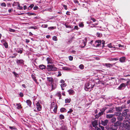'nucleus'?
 I'll use <instances>...</instances> for the list:
<instances>
[{"instance_id": "f257e3e1", "label": "nucleus", "mask_w": 130, "mask_h": 130, "mask_svg": "<svg viewBox=\"0 0 130 130\" xmlns=\"http://www.w3.org/2000/svg\"><path fill=\"white\" fill-rule=\"evenodd\" d=\"M47 70L48 71H56L57 69V68L55 66V65L53 64L52 65H48Z\"/></svg>"}, {"instance_id": "f03ea898", "label": "nucleus", "mask_w": 130, "mask_h": 130, "mask_svg": "<svg viewBox=\"0 0 130 130\" xmlns=\"http://www.w3.org/2000/svg\"><path fill=\"white\" fill-rule=\"evenodd\" d=\"M129 110L128 109H126L124 108L122 110L123 112L122 113V115L124 117H125L127 115L129 114Z\"/></svg>"}, {"instance_id": "7ed1b4c3", "label": "nucleus", "mask_w": 130, "mask_h": 130, "mask_svg": "<svg viewBox=\"0 0 130 130\" xmlns=\"http://www.w3.org/2000/svg\"><path fill=\"white\" fill-rule=\"evenodd\" d=\"M124 108H126L125 105H123L121 107H115L116 111L118 112H120L122 111Z\"/></svg>"}, {"instance_id": "20e7f679", "label": "nucleus", "mask_w": 130, "mask_h": 130, "mask_svg": "<svg viewBox=\"0 0 130 130\" xmlns=\"http://www.w3.org/2000/svg\"><path fill=\"white\" fill-rule=\"evenodd\" d=\"M102 41L100 40H96L95 41V45H94V46L96 47H99L101 45Z\"/></svg>"}, {"instance_id": "39448f33", "label": "nucleus", "mask_w": 130, "mask_h": 130, "mask_svg": "<svg viewBox=\"0 0 130 130\" xmlns=\"http://www.w3.org/2000/svg\"><path fill=\"white\" fill-rule=\"evenodd\" d=\"M36 105L37 110L39 111H41L42 109V106L38 102L36 103Z\"/></svg>"}, {"instance_id": "423d86ee", "label": "nucleus", "mask_w": 130, "mask_h": 130, "mask_svg": "<svg viewBox=\"0 0 130 130\" xmlns=\"http://www.w3.org/2000/svg\"><path fill=\"white\" fill-rule=\"evenodd\" d=\"M125 117V120H124L123 121V123H125L126 122H127L129 120H130V116L129 115H128Z\"/></svg>"}, {"instance_id": "0eeeda50", "label": "nucleus", "mask_w": 130, "mask_h": 130, "mask_svg": "<svg viewBox=\"0 0 130 130\" xmlns=\"http://www.w3.org/2000/svg\"><path fill=\"white\" fill-rule=\"evenodd\" d=\"M101 124L103 125L106 126L107 125L108 122V120H105L104 121H101Z\"/></svg>"}, {"instance_id": "6e6552de", "label": "nucleus", "mask_w": 130, "mask_h": 130, "mask_svg": "<svg viewBox=\"0 0 130 130\" xmlns=\"http://www.w3.org/2000/svg\"><path fill=\"white\" fill-rule=\"evenodd\" d=\"M24 61L23 60L17 59V60L16 62H17V63L18 64H24Z\"/></svg>"}, {"instance_id": "1a4fd4ad", "label": "nucleus", "mask_w": 130, "mask_h": 130, "mask_svg": "<svg viewBox=\"0 0 130 130\" xmlns=\"http://www.w3.org/2000/svg\"><path fill=\"white\" fill-rule=\"evenodd\" d=\"M116 63L113 64H110V63H105L104 64L105 66L107 67L111 68V67H113L114 65H115Z\"/></svg>"}, {"instance_id": "9d476101", "label": "nucleus", "mask_w": 130, "mask_h": 130, "mask_svg": "<svg viewBox=\"0 0 130 130\" xmlns=\"http://www.w3.org/2000/svg\"><path fill=\"white\" fill-rule=\"evenodd\" d=\"M117 119L118 120L121 122L124 119V117L122 115H121V116H117Z\"/></svg>"}, {"instance_id": "9b49d317", "label": "nucleus", "mask_w": 130, "mask_h": 130, "mask_svg": "<svg viewBox=\"0 0 130 130\" xmlns=\"http://www.w3.org/2000/svg\"><path fill=\"white\" fill-rule=\"evenodd\" d=\"M115 115L112 114H106V118L107 119H110L112 118Z\"/></svg>"}, {"instance_id": "f8f14e48", "label": "nucleus", "mask_w": 130, "mask_h": 130, "mask_svg": "<svg viewBox=\"0 0 130 130\" xmlns=\"http://www.w3.org/2000/svg\"><path fill=\"white\" fill-rule=\"evenodd\" d=\"M124 127L126 129L130 130V125L127 123H126L124 124Z\"/></svg>"}, {"instance_id": "ddd939ff", "label": "nucleus", "mask_w": 130, "mask_h": 130, "mask_svg": "<svg viewBox=\"0 0 130 130\" xmlns=\"http://www.w3.org/2000/svg\"><path fill=\"white\" fill-rule=\"evenodd\" d=\"M92 124L93 127H94L97 126L98 125V121L96 120H95L92 122Z\"/></svg>"}, {"instance_id": "4468645a", "label": "nucleus", "mask_w": 130, "mask_h": 130, "mask_svg": "<svg viewBox=\"0 0 130 130\" xmlns=\"http://www.w3.org/2000/svg\"><path fill=\"white\" fill-rule=\"evenodd\" d=\"M126 87V85L125 84L122 83L118 87V89L119 90H121L123 87Z\"/></svg>"}, {"instance_id": "2eb2a0df", "label": "nucleus", "mask_w": 130, "mask_h": 130, "mask_svg": "<svg viewBox=\"0 0 130 130\" xmlns=\"http://www.w3.org/2000/svg\"><path fill=\"white\" fill-rule=\"evenodd\" d=\"M47 79L48 81L51 82L52 84L54 82V80L53 78L52 77H47Z\"/></svg>"}, {"instance_id": "dca6fc26", "label": "nucleus", "mask_w": 130, "mask_h": 130, "mask_svg": "<svg viewBox=\"0 0 130 130\" xmlns=\"http://www.w3.org/2000/svg\"><path fill=\"white\" fill-rule=\"evenodd\" d=\"M26 103L27 104V105L29 107H30L32 104V103L31 101L29 100H27L26 101Z\"/></svg>"}, {"instance_id": "f3484780", "label": "nucleus", "mask_w": 130, "mask_h": 130, "mask_svg": "<svg viewBox=\"0 0 130 130\" xmlns=\"http://www.w3.org/2000/svg\"><path fill=\"white\" fill-rule=\"evenodd\" d=\"M39 68L41 70L45 69L46 68V66L43 64H41L39 66Z\"/></svg>"}, {"instance_id": "a211bd4d", "label": "nucleus", "mask_w": 130, "mask_h": 130, "mask_svg": "<svg viewBox=\"0 0 130 130\" xmlns=\"http://www.w3.org/2000/svg\"><path fill=\"white\" fill-rule=\"evenodd\" d=\"M70 95H73L74 93V91L70 89L68 91Z\"/></svg>"}, {"instance_id": "6ab92c4d", "label": "nucleus", "mask_w": 130, "mask_h": 130, "mask_svg": "<svg viewBox=\"0 0 130 130\" xmlns=\"http://www.w3.org/2000/svg\"><path fill=\"white\" fill-rule=\"evenodd\" d=\"M59 130H67V127L64 125L62 126Z\"/></svg>"}, {"instance_id": "aec40b11", "label": "nucleus", "mask_w": 130, "mask_h": 130, "mask_svg": "<svg viewBox=\"0 0 130 130\" xmlns=\"http://www.w3.org/2000/svg\"><path fill=\"white\" fill-rule=\"evenodd\" d=\"M114 108V107H113V108H110L109 110L106 112V113H113V109Z\"/></svg>"}, {"instance_id": "412c9836", "label": "nucleus", "mask_w": 130, "mask_h": 130, "mask_svg": "<svg viewBox=\"0 0 130 130\" xmlns=\"http://www.w3.org/2000/svg\"><path fill=\"white\" fill-rule=\"evenodd\" d=\"M111 126H112V127L114 128H115L116 130L117 129L118 127V126L117 124H116V123H115L113 125H112Z\"/></svg>"}, {"instance_id": "4be33fe9", "label": "nucleus", "mask_w": 130, "mask_h": 130, "mask_svg": "<svg viewBox=\"0 0 130 130\" xmlns=\"http://www.w3.org/2000/svg\"><path fill=\"white\" fill-rule=\"evenodd\" d=\"M32 78L35 81L36 83L37 82V80L36 79V77L33 74H31V75Z\"/></svg>"}, {"instance_id": "5701e85b", "label": "nucleus", "mask_w": 130, "mask_h": 130, "mask_svg": "<svg viewBox=\"0 0 130 130\" xmlns=\"http://www.w3.org/2000/svg\"><path fill=\"white\" fill-rule=\"evenodd\" d=\"M62 69L63 70L68 71H70L71 70L70 68H68L67 67H62Z\"/></svg>"}, {"instance_id": "b1692460", "label": "nucleus", "mask_w": 130, "mask_h": 130, "mask_svg": "<svg viewBox=\"0 0 130 130\" xmlns=\"http://www.w3.org/2000/svg\"><path fill=\"white\" fill-rule=\"evenodd\" d=\"M125 58V57H121L119 59V60L121 62H124V61Z\"/></svg>"}, {"instance_id": "393cba45", "label": "nucleus", "mask_w": 130, "mask_h": 130, "mask_svg": "<svg viewBox=\"0 0 130 130\" xmlns=\"http://www.w3.org/2000/svg\"><path fill=\"white\" fill-rule=\"evenodd\" d=\"M66 110V109L64 108H60V110L61 112H65L66 111H65Z\"/></svg>"}, {"instance_id": "a878e982", "label": "nucleus", "mask_w": 130, "mask_h": 130, "mask_svg": "<svg viewBox=\"0 0 130 130\" xmlns=\"http://www.w3.org/2000/svg\"><path fill=\"white\" fill-rule=\"evenodd\" d=\"M71 99H70L67 98L65 100V102L66 103H69L71 101Z\"/></svg>"}, {"instance_id": "bb28decb", "label": "nucleus", "mask_w": 130, "mask_h": 130, "mask_svg": "<svg viewBox=\"0 0 130 130\" xmlns=\"http://www.w3.org/2000/svg\"><path fill=\"white\" fill-rule=\"evenodd\" d=\"M16 52L18 53L22 54V50L21 48H18L16 51Z\"/></svg>"}, {"instance_id": "cd10ccee", "label": "nucleus", "mask_w": 130, "mask_h": 130, "mask_svg": "<svg viewBox=\"0 0 130 130\" xmlns=\"http://www.w3.org/2000/svg\"><path fill=\"white\" fill-rule=\"evenodd\" d=\"M57 108L58 106L57 105H55L53 109V111L55 113L57 112Z\"/></svg>"}, {"instance_id": "c85d7f7f", "label": "nucleus", "mask_w": 130, "mask_h": 130, "mask_svg": "<svg viewBox=\"0 0 130 130\" xmlns=\"http://www.w3.org/2000/svg\"><path fill=\"white\" fill-rule=\"evenodd\" d=\"M3 45L5 46V48H8V45L7 43L5 42L3 43Z\"/></svg>"}, {"instance_id": "c756f323", "label": "nucleus", "mask_w": 130, "mask_h": 130, "mask_svg": "<svg viewBox=\"0 0 130 130\" xmlns=\"http://www.w3.org/2000/svg\"><path fill=\"white\" fill-rule=\"evenodd\" d=\"M34 6V4H31L28 7V9L29 10H30Z\"/></svg>"}, {"instance_id": "7c9ffc66", "label": "nucleus", "mask_w": 130, "mask_h": 130, "mask_svg": "<svg viewBox=\"0 0 130 130\" xmlns=\"http://www.w3.org/2000/svg\"><path fill=\"white\" fill-rule=\"evenodd\" d=\"M57 95L59 97V99H60L61 96V92L59 91V92H58V93L57 94Z\"/></svg>"}, {"instance_id": "2f4dec72", "label": "nucleus", "mask_w": 130, "mask_h": 130, "mask_svg": "<svg viewBox=\"0 0 130 130\" xmlns=\"http://www.w3.org/2000/svg\"><path fill=\"white\" fill-rule=\"evenodd\" d=\"M107 108L106 107H104L101 110H100V111L103 112L104 113V112L105 111V110Z\"/></svg>"}, {"instance_id": "473e14b6", "label": "nucleus", "mask_w": 130, "mask_h": 130, "mask_svg": "<svg viewBox=\"0 0 130 130\" xmlns=\"http://www.w3.org/2000/svg\"><path fill=\"white\" fill-rule=\"evenodd\" d=\"M47 60V61L48 63H52L51 61V58L49 57L47 58L46 59Z\"/></svg>"}, {"instance_id": "72a5a7b5", "label": "nucleus", "mask_w": 130, "mask_h": 130, "mask_svg": "<svg viewBox=\"0 0 130 130\" xmlns=\"http://www.w3.org/2000/svg\"><path fill=\"white\" fill-rule=\"evenodd\" d=\"M17 105L18 106L17 107L18 109H19L22 108L21 105L20 103L17 104Z\"/></svg>"}, {"instance_id": "f704fd0d", "label": "nucleus", "mask_w": 130, "mask_h": 130, "mask_svg": "<svg viewBox=\"0 0 130 130\" xmlns=\"http://www.w3.org/2000/svg\"><path fill=\"white\" fill-rule=\"evenodd\" d=\"M26 14H27L28 15H29V16H30V15H36V14L35 13H30V12H27V13H26Z\"/></svg>"}, {"instance_id": "c9c22d12", "label": "nucleus", "mask_w": 130, "mask_h": 130, "mask_svg": "<svg viewBox=\"0 0 130 130\" xmlns=\"http://www.w3.org/2000/svg\"><path fill=\"white\" fill-rule=\"evenodd\" d=\"M18 3V6L19 7V8H18V9L20 10L22 9L23 7L20 6V4L18 3Z\"/></svg>"}, {"instance_id": "e433bc0d", "label": "nucleus", "mask_w": 130, "mask_h": 130, "mask_svg": "<svg viewBox=\"0 0 130 130\" xmlns=\"http://www.w3.org/2000/svg\"><path fill=\"white\" fill-rule=\"evenodd\" d=\"M12 73L14 74L15 77H19V75L18 74L16 73V72H15L14 71L12 72Z\"/></svg>"}, {"instance_id": "4c0bfd02", "label": "nucleus", "mask_w": 130, "mask_h": 130, "mask_svg": "<svg viewBox=\"0 0 130 130\" xmlns=\"http://www.w3.org/2000/svg\"><path fill=\"white\" fill-rule=\"evenodd\" d=\"M118 60V58H111L109 59V60L111 61H117Z\"/></svg>"}, {"instance_id": "58836bf2", "label": "nucleus", "mask_w": 130, "mask_h": 130, "mask_svg": "<svg viewBox=\"0 0 130 130\" xmlns=\"http://www.w3.org/2000/svg\"><path fill=\"white\" fill-rule=\"evenodd\" d=\"M53 40L55 41H57L58 40L57 37L56 36H54L53 37Z\"/></svg>"}, {"instance_id": "ea45409f", "label": "nucleus", "mask_w": 130, "mask_h": 130, "mask_svg": "<svg viewBox=\"0 0 130 130\" xmlns=\"http://www.w3.org/2000/svg\"><path fill=\"white\" fill-rule=\"evenodd\" d=\"M59 118L61 119H64V117L63 115L61 114L59 116Z\"/></svg>"}, {"instance_id": "a19ab883", "label": "nucleus", "mask_w": 130, "mask_h": 130, "mask_svg": "<svg viewBox=\"0 0 130 130\" xmlns=\"http://www.w3.org/2000/svg\"><path fill=\"white\" fill-rule=\"evenodd\" d=\"M121 121H119V120H118L117 122L116 123V124H117L118 126L120 125L121 124Z\"/></svg>"}, {"instance_id": "79ce46f5", "label": "nucleus", "mask_w": 130, "mask_h": 130, "mask_svg": "<svg viewBox=\"0 0 130 130\" xmlns=\"http://www.w3.org/2000/svg\"><path fill=\"white\" fill-rule=\"evenodd\" d=\"M103 113H104L101 111V112H100L98 113V117H100L101 115H103Z\"/></svg>"}, {"instance_id": "37998d69", "label": "nucleus", "mask_w": 130, "mask_h": 130, "mask_svg": "<svg viewBox=\"0 0 130 130\" xmlns=\"http://www.w3.org/2000/svg\"><path fill=\"white\" fill-rule=\"evenodd\" d=\"M79 67L80 69L82 70L84 69V66L82 64H81L79 66Z\"/></svg>"}, {"instance_id": "c03bdc74", "label": "nucleus", "mask_w": 130, "mask_h": 130, "mask_svg": "<svg viewBox=\"0 0 130 130\" xmlns=\"http://www.w3.org/2000/svg\"><path fill=\"white\" fill-rule=\"evenodd\" d=\"M96 34V36L98 37H101L102 35V34H101L98 32Z\"/></svg>"}, {"instance_id": "a18cd8bd", "label": "nucleus", "mask_w": 130, "mask_h": 130, "mask_svg": "<svg viewBox=\"0 0 130 130\" xmlns=\"http://www.w3.org/2000/svg\"><path fill=\"white\" fill-rule=\"evenodd\" d=\"M67 85L66 84V83H64L63 84H62L60 85L61 88L66 87Z\"/></svg>"}, {"instance_id": "49530a36", "label": "nucleus", "mask_w": 130, "mask_h": 130, "mask_svg": "<svg viewBox=\"0 0 130 130\" xmlns=\"http://www.w3.org/2000/svg\"><path fill=\"white\" fill-rule=\"evenodd\" d=\"M9 31L10 32H14L15 31V30L12 29L11 28H9Z\"/></svg>"}, {"instance_id": "de8ad7c7", "label": "nucleus", "mask_w": 130, "mask_h": 130, "mask_svg": "<svg viewBox=\"0 0 130 130\" xmlns=\"http://www.w3.org/2000/svg\"><path fill=\"white\" fill-rule=\"evenodd\" d=\"M108 130H117L115 128L112 127V126H111L108 129Z\"/></svg>"}, {"instance_id": "09e8293b", "label": "nucleus", "mask_w": 130, "mask_h": 130, "mask_svg": "<svg viewBox=\"0 0 130 130\" xmlns=\"http://www.w3.org/2000/svg\"><path fill=\"white\" fill-rule=\"evenodd\" d=\"M121 114V113L120 112H115V115L117 116H120Z\"/></svg>"}, {"instance_id": "8fccbe9b", "label": "nucleus", "mask_w": 130, "mask_h": 130, "mask_svg": "<svg viewBox=\"0 0 130 130\" xmlns=\"http://www.w3.org/2000/svg\"><path fill=\"white\" fill-rule=\"evenodd\" d=\"M99 127L101 128L102 130H105L104 127L103 126H101L100 124L99 125Z\"/></svg>"}, {"instance_id": "3c124183", "label": "nucleus", "mask_w": 130, "mask_h": 130, "mask_svg": "<svg viewBox=\"0 0 130 130\" xmlns=\"http://www.w3.org/2000/svg\"><path fill=\"white\" fill-rule=\"evenodd\" d=\"M48 26L47 24H43L42 25V27L43 28H47Z\"/></svg>"}, {"instance_id": "603ef678", "label": "nucleus", "mask_w": 130, "mask_h": 130, "mask_svg": "<svg viewBox=\"0 0 130 130\" xmlns=\"http://www.w3.org/2000/svg\"><path fill=\"white\" fill-rule=\"evenodd\" d=\"M1 5L2 6L6 7V4L5 3H1Z\"/></svg>"}, {"instance_id": "864d4df0", "label": "nucleus", "mask_w": 130, "mask_h": 130, "mask_svg": "<svg viewBox=\"0 0 130 130\" xmlns=\"http://www.w3.org/2000/svg\"><path fill=\"white\" fill-rule=\"evenodd\" d=\"M90 87H85L84 89L86 91H88L90 89Z\"/></svg>"}, {"instance_id": "5fc2aeb1", "label": "nucleus", "mask_w": 130, "mask_h": 130, "mask_svg": "<svg viewBox=\"0 0 130 130\" xmlns=\"http://www.w3.org/2000/svg\"><path fill=\"white\" fill-rule=\"evenodd\" d=\"M79 27H83L84 26V24L82 23H79Z\"/></svg>"}, {"instance_id": "6e6d98bb", "label": "nucleus", "mask_w": 130, "mask_h": 130, "mask_svg": "<svg viewBox=\"0 0 130 130\" xmlns=\"http://www.w3.org/2000/svg\"><path fill=\"white\" fill-rule=\"evenodd\" d=\"M55 105V103L54 102H53L52 103L51 108H52L53 107V106Z\"/></svg>"}, {"instance_id": "4d7b16f0", "label": "nucleus", "mask_w": 130, "mask_h": 130, "mask_svg": "<svg viewBox=\"0 0 130 130\" xmlns=\"http://www.w3.org/2000/svg\"><path fill=\"white\" fill-rule=\"evenodd\" d=\"M90 83L89 82L86 83L85 85V87H88L89 86Z\"/></svg>"}, {"instance_id": "13d9d810", "label": "nucleus", "mask_w": 130, "mask_h": 130, "mask_svg": "<svg viewBox=\"0 0 130 130\" xmlns=\"http://www.w3.org/2000/svg\"><path fill=\"white\" fill-rule=\"evenodd\" d=\"M51 86H52V89L51 90V91H53V90H54L56 88L55 87H54L53 86V85L52 84H51Z\"/></svg>"}, {"instance_id": "bf43d9fd", "label": "nucleus", "mask_w": 130, "mask_h": 130, "mask_svg": "<svg viewBox=\"0 0 130 130\" xmlns=\"http://www.w3.org/2000/svg\"><path fill=\"white\" fill-rule=\"evenodd\" d=\"M72 38L70 39L68 41V43H70L71 42H72Z\"/></svg>"}, {"instance_id": "052dcab7", "label": "nucleus", "mask_w": 130, "mask_h": 130, "mask_svg": "<svg viewBox=\"0 0 130 130\" xmlns=\"http://www.w3.org/2000/svg\"><path fill=\"white\" fill-rule=\"evenodd\" d=\"M38 6H35L33 8V9L34 10H37L38 9Z\"/></svg>"}, {"instance_id": "680f3d73", "label": "nucleus", "mask_w": 130, "mask_h": 130, "mask_svg": "<svg viewBox=\"0 0 130 130\" xmlns=\"http://www.w3.org/2000/svg\"><path fill=\"white\" fill-rule=\"evenodd\" d=\"M95 130H101V129L100 128L98 127V126H96V127H95Z\"/></svg>"}, {"instance_id": "e2e57ef3", "label": "nucleus", "mask_w": 130, "mask_h": 130, "mask_svg": "<svg viewBox=\"0 0 130 130\" xmlns=\"http://www.w3.org/2000/svg\"><path fill=\"white\" fill-rule=\"evenodd\" d=\"M69 59L70 60L72 61L73 60V57L71 56H70L69 57Z\"/></svg>"}, {"instance_id": "0e129e2a", "label": "nucleus", "mask_w": 130, "mask_h": 130, "mask_svg": "<svg viewBox=\"0 0 130 130\" xmlns=\"http://www.w3.org/2000/svg\"><path fill=\"white\" fill-rule=\"evenodd\" d=\"M108 46V47H109V48H111L112 47V44L111 43H110L108 44L107 45Z\"/></svg>"}, {"instance_id": "69168bd1", "label": "nucleus", "mask_w": 130, "mask_h": 130, "mask_svg": "<svg viewBox=\"0 0 130 130\" xmlns=\"http://www.w3.org/2000/svg\"><path fill=\"white\" fill-rule=\"evenodd\" d=\"M90 19L91 20H92L93 22H95L96 21V20L94 18H92V17Z\"/></svg>"}, {"instance_id": "338daca9", "label": "nucleus", "mask_w": 130, "mask_h": 130, "mask_svg": "<svg viewBox=\"0 0 130 130\" xmlns=\"http://www.w3.org/2000/svg\"><path fill=\"white\" fill-rule=\"evenodd\" d=\"M58 74L57 75V76L58 77L61 76V72L60 71H59L58 72Z\"/></svg>"}, {"instance_id": "774afa93", "label": "nucleus", "mask_w": 130, "mask_h": 130, "mask_svg": "<svg viewBox=\"0 0 130 130\" xmlns=\"http://www.w3.org/2000/svg\"><path fill=\"white\" fill-rule=\"evenodd\" d=\"M63 6L64 7V9L66 10H67V9L68 8H67V6L66 5H63Z\"/></svg>"}]
</instances>
